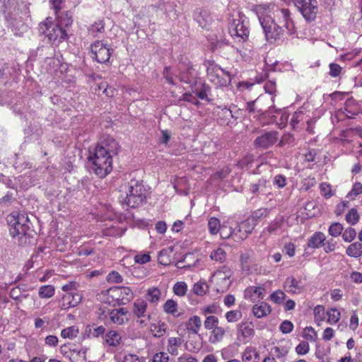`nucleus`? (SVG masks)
<instances>
[{"label":"nucleus","mask_w":362,"mask_h":362,"mask_svg":"<svg viewBox=\"0 0 362 362\" xmlns=\"http://www.w3.org/2000/svg\"><path fill=\"white\" fill-rule=\"evenodd\" d=\"M119 149L118 142L112 136H103L93 151H89L88 160L93 173L98 177L104 178L112 170V156Z\"/></svg>","instance_id":"f257e3e1"},{"label":"nucleus","mask_w":362,"mask_h":362,"mask_svg":"<svg viewBox=\"0 0 362 362\" xmlns=\"http://www.w3.org/2000/svg\"><path fill=\"white\" fill-rule=\"evenodd\" d=\"M121 187V192L125 194L124 197H122V202L127 206L135 208L146 202L148 191L143 184V180L133 178Z\"/></svg>","instance_id":"f03ea898"},{"label":"nucleus","mask_w":362,"mask_h":362,"mask_svg":"<svg viewBox=\"0 0 362 362\" xmlns=\"http://www.w3.org/2000/svg\"><path fill=\"white\" fill-rule=\"evenodd\" d=\"M38 31L40 35L47 37L49 42L54 44H59L69 39L66 30L54 23L52 17H47L38 25Z\"/></svg>","instance_id":"7ed1b4c3"},{"label":"nucleus","mask_w":362,"mask_h":362,"mask_svg":"<svg viewBox=\"0 0 362 362\" xmlns=\"http://www.w3.org/2000/svg\"><path fill=\"white\" fill-rule=\"evenodd\" d=\"M9 232L12 237L26 235L30 230V221L25 213L15 212L7 217Z\"/></svg>","instance_id":"20e7f679"},{"label":"nucleus","mask_w":362,"mask_h":362,"mask_svg":"<svg viewBox=\"0 0 362 362\" xmlns=\"http://www.w3.org/2000/svg\"><path fill=\"white\" fill-rule=\"evenodd\" d=\"M206 74L209 80L214 83L216 88L226 87L230 84L231 81L230 73L221 69L214 62H208Z\"/></svg>","instance_id":"39448f33"},{"label":"nucleus","mask_w":362,"mask_h":362,"mask_svg":"<svg viewBox=\"0 0 362 362\" xmlns=\"http://www.w3.org/2000/svg\"><path fill=\"white\" fill-rule=\"evenodd\" d=\"M132 290L127 286H112L107 290V299L110 304L125 305L134 298Z\"/></svg>","instance_id":"423d86ee"},{"label":"nucleus","mask_w":362,"mask_h":362,"mask_svg":"<svg viewBox=\"0 0 362 362\" xmlns=\"http://www.w3.org/2000/svg\"><path fill=\"white\" fill-rule=\"evenodd\" d=\"M90 49L93 58L100 64L108 62L113 52V49L102 40H96L91 43Z\"/></svg>","instance_id":"0eeeda50"},{"label":"nucleus","mask_w":362,"mask_h":362,"mask_svg":"<svg viewBox=\"0 0 362 362\" xmlns=\"http://www.w3.org/2000/svg\"><path fill=\"white\" fill-rule=\"evenodd\" d=\"M361 113V108L358 102L353 98H348L343 108L336 111L335 117L338 121L352 119Z\"/></svg>","instance_id":"6e6552de"},{"label":"nucleus","mask_w":362,"mask_h":362,"mask_svg":"<svg viewBox=\"0 0 362 362\" xmlns=\"http://www.w3.org/2000/svg\"><path fill=\"white\" fill-rule=\"evenodd\" d=\"M228 30L233 38H239L240 40L245 41L249 37V28L240 14L238 18L230 21Z\"/></svg>","instance_id":"1a4fd4ad"},{"label":"nucleus","mask_w":362,"mask_h":362,"mask_svg":"<svg viewBox=\"0 0 362 362\" xmlns=\"http://www.w3.org/2000/svg\"><path fill=\"white\" fill-rule=\"evenodd\" d=\"M294 3L307 21L316 18L318 12L317 0H294Z\"/></svg>","instance_id":"9d476101"},{"label":"nucleus","mask_w":362,"mask_h":362,"mask_svg":"<svg viewBox=\"0 0 362 362\" xmlns=\"http://www.w3.org/2000/svg\"><path fill=\"white\" fill-rule=\"evenodd\" d=\"M279 139V133L276 131H270L257 136L253 141L256 148L267 149L275 144Z\"/></svg>","instance_id":"9b49d317"},{"label":"nucleus","mask_w":362,"mask_h":362,"mask_svg":"<svg viewBox=\"0 0 362 362\" xmlns=\"http://www.w3.org/2000/svg\"><path fill=\"white\" fill-rule=\"evenodd\" d=\"M274 21L283 28H285L289 34H292L295 32V25L290 17V11L288 9L282 8L277 10Z\"/></svg>","instance_id":"f8f14e48"},{"label":"nucleus","mask_w":362,"mask_h":362,"mask_svg":"<svg viewBox=\"0 0 362 362\" xmlns=\"http://www.w3.org/2000/svg\"><path fill=\"white\" fill-rule=\"evenodd\" d=\"M238 339L243 344L248 343L255 336V325L251 321H243L239 324Z\"/></svg>","instance_id":"ddd939ff"},{"label":"nucleus","mask_w":362,"mask_h":362,"mask_svg":"<svg viewBox=\"0 0 362 362\" xmlns=\"http://www.w3.org/2000/svg\"><path fill=\"white\" fill-rule=\"evenodd\" d=\"M255 226V223L247 218L233 231H230L228 237L233 234L237 239L243 240L253 231Z\"/></svg>","instance_id":"4468645a"},{"label":"nucleus","mask_w":362,"mask_h":362,"mask_svg":"<svg viewBox=\"0 0 362 362\" xmlns=\"http://www.w3.org/2000/svg\"><path fill=\"white\" fill-rule=\"evenodd\" d=\"M267 40H276L280 37L283 34L284 28L278 24L275 21H272L270 23L264 24L262 23Z\"/></svg>","instance_id":"2eb2a0df"},{"label":"nucleus","mask_w":362,"mask_h":362,"mask_svg":"<svg viewBox=\"0 0 362 362\" xmlns=\"http://www.w3.org/2000/svg\"><path fill=\"white\" fill-rule=\"evenodd\" d=\"M130 313L126 308L113 309L110 313V318L112 323L122 325L129 320Z\"/></svg>","instance_id":"dca6fc26"},{"label":"nucleus","mask_w":362,"mask_h":362,"mask_svg":"<svg viewBox=\"0 0 362 362\" xmlns=\"http://www.w3.org/2000/svg\"><path fill=\"white\" fill-rule=\"evenodd\" d=\"M265 289L261 286H251L244 291V298L252 302H259L264 298Z\"/></svg>","instance_id":"f3484780"},{"label":"nucleus","mask_w":362,"mask_h":362,"mask_svg":"<svg viewBox=\"0 0 362 362\" xmlns=\"http://www.w3.org/2000/svg\"><path fill=\"white\" fill-rule=\"evenodd\" d=\"M82 296L78 293H66L62 296L61 307L66 310L77 306L81 301Z\"/></svg>","instance_id":"a211bd4d"},{"label":"nucleus","mask_w":362,"mask_h":362,"mask_svg":"<svg viewBox=\"0 0 362 362\" xmlns=\"http://www.w3.org/2000/svg\"><path fill=\"white\" fill-rule=\"evenodd\" d=\"M284 288L286 292L293 294H298L303 290L300 282L293 276H288L286 279L284 283Z\"/></svg>","instance_id":"6ab92c4d"},{"label":"nucleus","mask_w":362,"mask_h":362,"mask_svg":"<svg viewBox=\"0 0 362 362\" xmlns=\"http://www.w3.org/2000/svg\"><path fill=\"white\" fill-rule=\"evenodd\" d=\"M199 258L194 253H187L182 259L176 263V267L179 269H190L197 265Z\"/></svg>","instance_id":"aec40b11"},{"label":"nucleus","mask_w":362,"mask_h":362,"mask_svg":"<svg viewBox=\"0 0 362 362\" xmlns=\"http://www.w3.org/2000/svg\"><path fill=\"white\" fill-rule=\"evenodd\" d=\"M252 312L256 317L262 318L271 313L272 308L267 303L262 301L252 306Z\"/></svg>","instance_id":"412c9836"},{"label":"nucleus","mask_w":362,"mask_h":362,"mask_svg":"<svg viewBox=\"0 0 362 362\" xmlns=\"http://www.w3.org/2000/svg\"><path fill=\"white\" fill-rule=\"evenodd\" d=\"M326 236L322 232H315L308 240L307 246L311 249H318L323 246Z\"/></svg>","instance_id":"4be33fe9"},{"label":"nucleus","mask_w":362,"mask_h":362,"mask_svg":"<svg viewBox=\"0 0 362 362\" xmlns=\"http://www.w3.org/2000/svg\"><path fill=\"white\" fill-rule=\"evenodd\" d=\"M214 281L217 285L216 289L218 292H224L230 284L229 276L221 272H218L215 274Z\"/></svg>","instance_id":"5701e85b"},{"label":"nucleus","mask_w":362,"mask_h":362,"mask_svg":"<svg viewBox=\"0 0 362 362\" xmlns=\"http://www.w3.org/2000/svg\"><path fill=\"white\" fill-rule=\"evenodd\" d=\"M167 328L165 322L158 320L150 325L149 331L154 337L160 338L165 334Z\"/></svg>","instance_id":"b1692460"},{"label":"nucleus","mask_w":362,"mask_h":362,"mask_svg":"<svg viewBox=\"0 0 362 362\" xmlns=\"http://www.w3.org/2000/svg\"><path fill=\"white\" fill-rule=\"evenodd\" d=\"M69 359L71 362H86V349L83 347H76L69 349Z\"/></svg>","instance_id":"393cba45"},{"label":"nucleus","mask_w":362,"mask_h":362,"mask_svg":"<svg viewBox=\"0 0 362 362\" xmlns=\"http://www.w3.org/2000/svg\"><path fill=\"white\" fill-rule=\"evenodd\" d=\"M185 327L189 333L194 334H198L202 327L201 318L197 315H194L189 317L186 322Z\"/></svg>","instance_id":"a878e982"},{"label":"nucleus","mask_w":362,"mask_h":362,"mask_svg":"<svg viewBox=\"0 0 362 362\" xmlns=\"http://www.w3.org/2000/svg\"><path fill=\"white\" fill-rule=\"evenodd\" d=\"M147 303L144 300L137 299L133 303L132 312L137 318L145 317Z\"/></svg>","instance_id":"bb28decb"},{"label":"nucleus","mask_w":362,"mask_h":362,"mask_svg":"<svg viewBox=\"0 0 362 362\" xmlns=\"http://www.w3.org/2000/svg\"><path fill=\"white\" fill-rule=\"evenodd\" d=\"M259 354L255 347L247 346L243 353V362H259Z\"/></svg>","instance_id":"cd10ccee"},{"label":"nucleus","mask_w":362,"mask_h":362,"mask_svg":"<svg viewBox=\"0 0 362 362\" xmlns=\"http://www.w3.org/2000/svg\"><path fill=\"white\" fill-rule=\"evenodd\" d=\"M57 23L63 28H66L71 26L73 19L69 11L63 13H58V16H55Z\"/></svg>","instance_id":"c85d7f7f"},{"label":"nucleus","mask_w":362,"mask_h":362,"mask_svg":"<svg viewBox=\"0 0 362 362\" xmlns=\"http://www.w3.org/2000/svg\"><path fill=\"white\" fill-rule=\"evenodd\" d=\"M182 340L180 337H170L168 340L167 351L172 356H177L178 349L181 346Z\"/></svg>","instance_id":"c756f323"},{"label":"nucleus","mask_w":362,"mask_h":362,"mask_svg":"<svg viewBox=\"0 0 362 362\" xmlns=\"http://www.w3.org/2000/svg\"><path fill=\"white\" fill-rule=\"evenodd\" d=\"M104 20H98L90 25L88 28V33L93 37H98L99 34H102L105 30Z\"/></svg>","instance_id":"7c9ffc66"},{"label":"nucleus","mask_w":362,"mask_h":362,"mask_svg":"<svg viewBox=\"0 0 362 362\" xmlns=\"http://www.w3.org/2000/svg\"><path fill=\"white\" fill-rule=\"evenodd\" d=\"M346 254L354 258H358L362 256V244L358 242H355L349 245L346 250Z\"/></svg>","instance_id":"2f4dec72"},{"label":"nucleus","mask_w":362,"mask_h":362,"mask_svg":"<svg viewBox=\"0 0 362 362\" xmlns=\"http://www.w3.org/2000/svg\"><path fill=\"white\" fill-rule=\"evenodd\" d=\"M269 214L267 209L261 208L253 211L247 218L252 221L255 226L263 218H266Z\"/></svg>","instance_id":"473e14b6"},{"label":"nucleus","mask_w":362,"mask_h":362,"mask_svg":"<svg viewBox=\"0 0 362 362\" xmlns=\"http://www.w3.org/2000/svg\"><path fill=\"white\" fill-rule=\"evenodd\" d=\"M122 340L120 334L114 330L109 331L105 335V341L110 346H118Z\"/></svg>","instance_id":"72a5a7b5"},{"label":"nucleus","mask_w":362,"mask_h":362,"mask_svg":"<svg viewBox=\"0 0 362 362\" xmlns=\"http://www.w3.org/2000/svg\"><path fill=\"white\" fill-rule=\"evenodd\" d=\"M161 296L160 289L157 287H151L147 290L146 294V300L151 303H157Z\"/></svg>","instance_id":"f704fd0d"},{"label":"nucleus","mask_w":362,"mask_h":362,"mask_svg":"<svg viewBox=\"0 0 362 362\" xmlns=\"http://www.w3.org/2000/svg\"><path fill=\"white\" fill-rule=\"evenodd\" d=\"M226 334L225 329L222 327L217 326L212 329L209 341L212 344L220 342L223 339Z\"/></svg>","instance_id":"c9c22d12"},{"label":"nucleus","mask_w":362,"mask_h":362,"mask_svg":"<svg viewBox=\"0 0 362 362\" xmlns=\"http://www.w3.org/2000/svg\"><path fill=\"white\" fill-rule=\"evenodd\" d=\"M173 252L171 248L161 250L158 256V262L163 265H169L171 262L170 255Z\"/></svg>","instance_id":"e433bc0d"},{"label":"nucleus","mask_w":362,"mask_h":362,"mask_svg":"<svg viewBox=\"0 0 362 362\" xmlns=\"http://www.w3.org/2000/svg\"><path fill=\"white\" fill-rule=\"evenodd\" d=\"M180 69H186V72L184 71H182L180 74V81L189 83L191 81V78H193L194 69L193 68V66L189 63L185 68L180 67Z\"/></svg>","instance_id":"4c0bfd02"},{"label":"nucleus","mask_w":362,"mask_h":362,"mask_svg":"<svg viewBox=\"0 0 362 362\" xmlns=\"http://www.w3.org/2000/svg\"><path fill=\"white\" fill-rule=\"evenodd\" d=\"M55 293V288L52 285H44L39 288L38 295L40 298H49Z\"/></svg>","instance_id":"58836bf2"},{"label":"nucleus","mask_w":362,"mask_h":362,"mask_svg":"<svg viewBox=\"0 0 362 362\" xmlns=\"http://www.w3.org/2000/svg\"><path fill=\"white\" fill-rule=\"evenodd\" d=\"M326 315L327 316V322L330 325L337 323L341 318V313L337 308H329L327 310Z\"/></svg>","instance_id":"ea45409f"},{"label":"nucleus","mask_w":362,"mask_h":362,"mask_svg":"<svg viewBox=\"0 0 362 362\" xmlns=\"http://www.w3.org/2000/svg\"><path fill=\"white\" fill-rule=\"evenodd\" d=\"M78 333L79 329L76 326H71L61 331V337L64 339H73L78 336Z\"/></svg>","instance_id":"a19ab883"},{"label":"nucleus","mask_w":362,"mask_h":362,"mask_svg":"<svg viewBox=\"0 0 362 362\" xmlns=\"http://www.w3.org/2000/svg\"><path fill=\"white\" fill-rule=\"evenodd\" d=\"M209 291V286L205 281H199L195 283L192 288V291L194 294L203 296H204L207 291Z\"/></svg>","instance_id":"79ce46f5"},{"label":"nucleus","mask_w":362,"mask_h":362,"mask_svg":"<svg viewBox=\"0 0 362 362\" xmlns=\"http://www.w3.org/2000/svg\"><path fill=\"white\" fill-rule=\"evenodd\" d=\"M346 221L351 226L356 225L360 220V215L356 209H351L345 216Z\"/></svg>","instance_id":"37998d69"},{"label":"nucleus","mask_w":362,"mask_h":362,"mask_svg":"<svg viewBox=\"0 0 362 362\" xmlns=\"http://www.w3.org/2000/svg\"><path fill=\"white\" fill-rule=\"evenodd\" d=\"M210 258L217 262L223 263L226 259V252L223 248L218 247L211 252Z\"/></svg>","instance_id":"c03bdc74"},{"label":"nucleus","mask_w":362,"mask_h":362,"mask_svg":"<svg viewBox=\"0 0 362 362\" xmlns=\"http://www.w3.org/2000/svg\"><path fill=\"white\" fill-rule=\"evenodd\" d=\"M315 321L317 325L325 320V309L323 305H318L315 307L313 310Z\"/></svg>","instance_id":"a18cd8bd"},{"label":"nucleus","mask_w":362,"mask_h":362,"mask_svg":"<svg viewBox=\"0 0 362 362\" xmlns=\"http://www.w3.org/2000/svg\"><path fill=\"white\" fill-rule=\"evenodd\" d=\"M187 288V285L185 281H178L175 283L173 287L174 294L180 297L186 295Z\"/></svg>","instance_id":"49530a36"},{"label":"nucleus","mask_w":362,"mask_h":362,"mask_svg":"<svg viewBox=\"0 0 362 362\" xmlns=\"http://www.w3.org/2000/svg\"><path fill=\"white\" fill-rule=\"evenodd\" d=\"M302 337L306 341L314 342L317 338V334L313 327H306L303 331Z\"/></svg>","instance_id":"de8ad7c7"},{"label":"nucleus","mask_w":362,"mask_h":362,"mask_svg":"<svg viewBox=\"0 0 362 362\" xmlns=\"http://www.w3.org/2000/svg\"><path fill=\"white\" fill-rule=\"evenodd\" d=\"M208 227L211 234L216 235L221 230V223L218 218L211 217L208 222Z\"/></svg>","instance_id":"09e8293b"},{"label":"nucleus","mask_w":362,"mask_h":362,"mask_svg":"<svg viewBox=\"0 0 362 362\" xmlns=\"http://www.w3.org/2000/svg\"><path fill=\"white\" fill-rule=\"evenodd\" d=\"M282 224L283 218H276L264 228V231H267L269 234L275 233L282 226Z\"/></svg>","instance_id":"8fccbe9b"},{"label":"nucleus","mask_w":362,"mask_h":362,"mask_svg":"<svg viewBox=\"0 0 362 362\" xmlns=\"http://www.w3.org/2000/svg\"><path fill=\"white\" fill-rule=\"evenodd\" d=\"M163 310L171 315H175L177 312V303L173 299H168L163 305Z\"/></svg>","instance_id":"3c124183"},{"label":"nucleus","mask_w":362,"mask_h":362,"mask_svg":"<svg viewBox=\"0 0 362 362\" xmlns=\"http://www.w3.org/2000/svg\"><path fill=\"white\" fill-rule=\"evenodd\" d=\"M321 195L325 199H329L333 196L332 185L327 182H322L320 185Z\"/></svg>","instance_id":"603ef678"},{"label":"nucleus","mask_w":362,"mask_h":362,"mask_svg":"<svg viewBox=\"0 0 362 362\" xmlns=\"http://www.w3.org/2000/svg\"><path fill=\"white\" fill-rule=\"evenodd\" d=\"M344 230L342 224L335 222L331 224L328 229L329 234L332 237H338Z\"/></svg>","instance_id":"864d4df0"},{"label":"nucleus","mask_w":362,"mask_h":362,"mask_svg":"<svg viewBox=\"0 0 362 362\" xmlns=\"http://www.w3.org/2000/svg\"><path fill=\"white\" fill-rule=\"evenodd\" d=\"M242 313L238 310H233L227 312L225 317L228 322H235L242 318Z\"/></svg>","instance_id":"5fc2aeb1"},{"label":"nucleus","mask_w":362,"mask_h":362,"mask_svg":"<svg viewBox=\"0 0 362 362\" xmlns=\"http://www.w3.org/2000/svg\"><path fill=\"white\" fill-rule=\"evenodd\" d=\"M218 318L215 315L207 316L204 322L206 329H213L218 326Z\"/></svg>","instance_id":"6e6d98bb"},{"label":"nucleus","mask_w":362,"mask_h":362,"mask_svg":"<svg viewBox=\"0 0 362 362\" xmlns=\"http://www.w3.org/2000/svg\"><path fill=\"white\" fill-rule=\"evenodd\" d=\"M362 194V184L361 182H355L351 191L348 193L347 197L350 199H354L358 195Z\"/></svg>","instance_id":"4d7b16f0"},{"label":"nucleus","mask_w":362,"mask_h":362,"mask_svg":"<svg viewBox=\"0 0 362 362\" xmlns=\"http://www.w3.org/2000/svg\"><path fill=\"white\" fill-rule=\"evenodd\" d=\"M356 236V231L354 228L349 227L346 228L344 232L342 234V239L344 242L351 243L352 242Z\"/></svg>","instance_id":"13d9d810"},{"label":"nucleus","mask_w":362,"mask_h":362,"mask_svg":"<svg viewBox=\"0 0 362 362\" xmlns=\"http://www.w3.org/2000/svg\"><path fill=\"white\" fill-rule=\"evenodd\" d=\"M286 298V294L281 290H277L270 295V300L276 304H281Z\"/></svg>","instance_id":"bf43d9fd"},{"label":"nucleus","mask_w":362,"mask_h":362,"mask_svg":"<svg viewBox=\"0 0 362 362\" xmlns=\"http://www.w3.org/2000/svg\"><path fill=\"white\" fill-rule=\"evenodd\" d=\"M10 297L15 300L21 301V298H25L26 296L23 293L21 288L19 286L13 288L9 293Z\"/></svg>","instance_id":"052dcab7"},{"label":"nucleus","mask_w":362,"mask_h":362,"mask_svg":"<svg viewBox=\"0 0 362 362\" xmlns=\"http://www.w3.org/2000/svg\"><path fill=\"white\" fill-rule=\"evenodd\" d=\"M310 351V346L308 341H302L296 347V351L298 355H305Z\"/></svg>","instance_id":"680f3d73"},{"label":"nucleus","mask_w":362,"mask_h":362,"mask_svg":"<svg viewBox=\"0 0 362 362\" xmlns=\"http://www.w3.org/2000/svg\"><path fill=\"white\" fill-rule=\"evenodd\" d=\"M107 280L110 283H122L123 281L122 276L116 271H112L107 276Z\"/></svg>","instance_id":"e2e57ef3"},{"label":"nucleus","mask_w":362,"mask_h":362,"mask_svg":"<svg viewBox=\"0 0 362 362\" xmlns=\"http://www.w3.org/2000/svg\"><path fill=\"white\" fill-rule=\"evenodd\" d=\"M293 325L289 320L283 321L279 326V330L283 334L291 333L293 331Z\"/></svg>","instance_id":"0e129e2a"},{"label":"nucleus","mask_w":362,"mask_h":362,"mask_svg":"<svg viewBox=\"0 0 362 362\" xmlns=\"http://www.w3.org/2000/svg\"><path fill=\"white\" fill-rule=\"evenodd\" d=\"M134 259L136 263L143 264L151 261V256L149 253H141L135 255Z\"/></svg>","instance_id":"69168bd1"},{"label":"nucleus","mask_w":362,"mask_h":362,"mask_svg":"<svg viewBox=\"0 0 362 362\" xmlns=\"http://www.w3.org/2000/svg\"><path fill=\"white\" fill-rule=\"evenodd\" d=\"M168 354L163 351L156 353L152 357V362H168Z\"/></svg>","instance_id":"338daca9"},{"label":"nucleus","mask_w":362,"mask_h":362,"mask_svg":"<svg viewBox=\"0 0 362 362\" xmlns=\"http://www.w3.org/2000/svg\"><path fill=\"white\" fill-rule=\"evenodd\" d=\"M121 362H141V359L134 354H125Z\"/></svg>","instance_id":"774afa93"}]
</instances>
